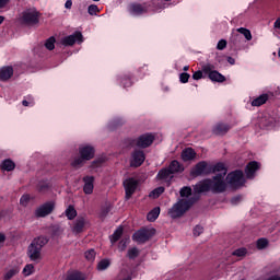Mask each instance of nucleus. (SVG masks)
I'll return each instance as SVG.
<instances>
[{"label":"nucleus","mask_w":280,"mask_h":280,"mask_svg":"<svg viewBox=\"0 0 280 280\" xmlns=\"http://www.w3.org/2000/svg\"><path fill=\"white\" fill-rule=\"evenodd\" d=\"M229 43L226 42V39H220L219 42H218V44H217V49L219 50V51H224V49H226V45H228Z\"/></svg>","instance_id":"8fccbe9b"},{"label":"nucleus","mask_w":280,"mask_h":280,"mask_svg":"<svg viewBox=\"0 0 280 280\" xmlns=\"http://www.w3.org/2000/svg\"><path fill=\"white\" fill-rule=\"evenodd\" d=\"M56 209V205L51 201L45 202L35 210L36 218H47Z\"/></svg>","instance_id":"f8f14e48"},{"label":"nucleus","mask_w":280,"mask_h":280,"mask_svg":"<svg viewBox=\"0 0 280 280\" xmlns=\"http://www.w3.org/2000/svg\"><path fill=\"white\" fill-rule=\"evenodd\" d=\"M49 244V238L47 236H38L32 241L27 247L26 255L31 261L38 264L43 259V247Z\"/></svg>","instance_id":"f257e3e1"},{"label":"nucleus","mask_w":280,"mask_h":280,"mask_svg":"<svg viewBox=\"0 0 280 280\" xmlns=\"http://www.w3.org/2000/svg\"><path fill=\"white\" fill-rule=\"evenodd\" d=\"M231 128H233V126L230 124L219 121L212 127V135H215L217 137H224Z\"/></svg>","instance_id":"4468645a"},{"label":"nucleus","mask_w":280,"mask_h":280,"mask_svg":"<svg viewBox=\"0 0 280 280\" xmlns=\"http://www.w3.org/2000/svg\"><path fill=\"white\" fill-rule=\"evenodd\" d=\"M108 213H110V207L107 206L105 208H102L100 217L104 219L106 218V215H108Z\"/></svg>","instance_id":"864d4df0"},{"label":"nucleus","mask_w":280,"mask_h":280,"mask_svg":"<svg viewBox=\"0 0 280 280\" xmlns=\"http://www.w3.org/2000/svg\"><path fill=\"white\" fill-rule=\"evenodd\" d=\"M125 187V198L126 200H130L135 191H137V187H139V180L135 177H129L124 182Z\"/></svg>","instance_id":"9d476101"},{"label":"nucleus","mask_w":280,"mask_h":280,"mask_svg":"<svg viewBox=\"0 0 280 280\" xmlns=\"http://www.w3.org/2000/svg\"><path fill=\"white\" fill-rule=\"evenodd\" d=\"M120 82L124 89L132 86V74H125L121 77Z\"/></svg>","instance_id":"2f4dec72"},{"label":"nucleus","mask_w":280,"mask_h":280,"mask_svg":"<svg viewBox=\"0 0 280 280\" xmlns=\"http://www.w3.org/2000/svg\"><path fill=\"white\" fill-rule=\"evenodd\" d=\"M166 168H168L171 174H183L185 172V166L178 160H173Z\"/></svg>","instance_id":"aec40b11"},{"label":"nucleus","mask_w":280,"mask_h":280,"mask_svg":"<svg viewBox=\"0 0 280 280\" xmlns=\"http://www.w3.org/2000/svg\"><path fill=\"white\" fill-rule=\"evenodd\" d=\"M268 244H269L268 238L261 237L257 240L256 247L258 250H264L268 248Z\"/></svg>","instance_id":"e433bc0d"},{"label":"nucleus","mask_w":280,"mask_h":280,"mask_svg":"<svg viewBox=\"0 0 280 280\" xmlns=\"http://www.w3.org/2000/svg\"><path fill=\"white\" fill-rule=\"evenodd\" d=\"M27 202H30V195H23L20 199V205H23V207L27 206Z\"/></svg>","instance_id":"5fc2aeb1"},{"label":"nucleus","mask_w":280,"mask_h":280,"mask_svg":"<svg viewBox=\"0 0 280 280\" xmlns=\"http://www.w3.org/2000/svg\"><path fill=\"white\" fill-rule=\"evenodd\" d=\"M73 5V1H71V0H67L66 1V3H65V8L67 9V10H71V7Z\"/></svg>","instance_id":"052dcab7"},{"label":"nucleus","mask_w":280,"mask_h":280,"mask_svg":"<svg viewBox=\"0 0 280 280\" xmlns=\"http://www.w3.org/2000/svg\"><path fill=\"white\" fill-rule=\"evenodd\" d=\"M202 72L208 75L211 82H226V77L220 73L218 70H213L212 65H205L202 66Z\"/></svg>","instance_id":"0eeeda50"},{"label":"nucleus","mask_w":280,"mask_h":280,"mask_svg":"<svg viewBox=\"0 0 280 280\" xmlns=\"http://www.w3.org/2000/svg\"><path fill=\"white\" fill-rule=\"evenodd\" d=\"M8 3H10V0H0V10H3Z\"/></svg>","instance_id":"bf43d9fd"},{"label":"nucleus","mask_w":280,"mask_h":280,"mask_svg":"<svg viewBox=\"0 0 280 280\" xmlns=\"http://www.w3.org/2000/svg\"><path fill=\"white\" fill-rule=\"evenodd\" d=\"M12 75H14V69L12 67L8 66V67H2L0 69V80L2 82L10 80Z\"/></svg>","instance_id":"5701e85b"},{"label":"nucleus","mask_w":280,"mask_h":280,"mask_svg":"<svg viewBox=\"0 0 280 280\" xmlns=\"http://www.w3.org/2000/svg\"><path fill=\"white\" fill-rule=\"evenodd\" d=\"M22 21L25 25H38L40 22V12L38 11H24Z\"/></svg>","instance_id":"9b49d317"},{"label":"nucleus","mask_w":280,"mask_h":280,"mask_svg":"<svg viewBox=\"0 0 280 280\" xmlns=\"http://www.w3.org/2000/svg\"><path fill=\"white\" fill-rule=\"evenodd\" d=\"M79 154L85 161H91L95 156V148L91 145H84L79 149Z\"/></svg>","instance_id":"a211bd4d"},{"label":"nucleus","mask_w":280,"mask_h":280,"mask_svg":"<svg viewBox=\"0 0 280 280\" xmlns=\"http://www.w3.org/2000/svg\"><path fill=\"white\" fill-rule=\"evenodd\" d=\"M127 244H128V241H126V240H121L119 242V245L122 246V249L126 248Z\"/></svg>","instance_id":"e2e57ef3"},{"label":"nucleus","mask_w":280,"mask_h":280,"mask_svg":"<svg viewBox=\"0 0 280 280\" xmlns=\"http://www.w3.org/2000/svg\"><path fill=\"white\" fill-rule=\"evenodd\" d=\"M209 163L207 161L198 162L190 171V176L192 178H198V176H209Z\"/></svg>","instance_id":"6e6552de"},{"label":"nucleus","mask_w":280,"mask_h":280,"mask_svg":"<svg viewBox=\"0 0 280 280\" xmlns=\"http://www.w3.org/2000/svg\"><path fill=\"white\" fill-rule=\"evenodd\" d=\"M191 194H192V190L189 186H184L179 190L180 198H189V196H191Z\"/></svg>","instance_id":"ea45409f"},{"label":"nucleus","mask_w":280,"mask_h":280,"mask_svg":"<svg viewBox=\"0 0 280 280\" xmlns=\"http://www.w3.org/2000/svg\"><path fill=\"white\" fill-rule=\"evenodd\" d=\"M148 12V8L141 3H131L129 5V13L132 14V16H141V14H145Z\"/></svg>","instance_id":"6ab92c4d"},{"label":"nucleus","mask_w":280,"mask_h":280,"mask_svg":"<svg viewBox=\"0 0 280 280\" xmlns=\"http://www.w3.org/2000/svg\"><path fill=\"white\" fill-rule=\"evenodd\" d=\"M261 164L257 161H250L245 167V176L248 180H253Z\"/></svg>","instance_id":"2eb2a0df"},{"label":"nucleus","mask_w":280,"mask_h":280,"mask_svg":"<svg viewBox=\"0 0 280 280\" xmlns=\"http://www.w3.org/2000/svg\"><path fill=\"white\" fill-rule=\"evenodd\" d=\"M84 159H82V155L80 158H77L73 160V162L71 163L72 167H82V165H84Z\"/></svg>","instance_id":"de8ad7c7"},{"label":"nucleus","mask_w":280,"mask_h":280,"mask_svg":"<svg viewBox=\"0 0 280 280\" xmlns=\"http://www.w3.org/2000/svg\"><path fill=\"white\" fill-rule=\"evenodd\" d=\"M273 27H275L276 30H280V18H278V19L275 21Z\"/></svg>","instance_id":"680f3d73"},{"label":"nucleus","mask_w":280,"mask_h":280,"mask_svg":"<svg viewBox=\"0 0 280 280\" xmlns=\"http://www.w3.org/2000/svg\"><path fill=\"white\" fill-rule=\"evenodd\" d=\"M104 165V159L98 158L92 162V167H102Z\"/></svg>","instance_id":"603ef678"},{"label":"nucleus","mask_w":280,"mask_h":280,"mask_svg":"<svg viewBox=\"0 0 280 280\" xmlns=\"http://www.w3.org/2000/svg\"><path fill=\"white\" fill-rule=\"evenodd\" d=\"M97 253H95V249H89L84 253L85 259L88 261H95V256Z\"/></svg>","instance_id":"a18cd8bd"},{"label":"nucleus","mask_w":280,"mask_h":280,"mask_svg":"<svg viewBox=\"0 0 280 280\" xmlns=\"http://www.w3.org/2000/svg\"><path fill=\"white\" fill-rule=\"evenodd\" d=\"M127 257L129 259H137L139 257V248L132 247V248L128 249Z\"/></svg>","instance_id":"79ce46f5"},{"label":"nucleus","mask_w":280,"mask_h":280,"mask_svg":"<svg viewBox=\"0 0 280 280\" xmlns=\"http://www.w3.org/2000/svg\"><path fill=\"white\" fill-rule=\"evenodd\" d=\"M240 202H242V196H235L231 198V205H240Z\"/></svg>","instance_id":"6e6d98bb"},{"label":"nucleus","mask_w":280,"mask_h":280,"mask_svg":"<svg viewBox=\"0 0 280 280\" xmlns=\"http://www.w3.org/2000/svg\"><path fill=\"white\" fill-rule=\"evenodd\" d=\"M84 226H86V219L84 217H78L73 224L72 231L77 234L83 233Z\"/></svg>","instance_id":"412c9836"},{"label":"nucleus","mask_w":280,"mask_h":280,"mask_svg":"<svg viewBox=\"0 0 280 280\" xmlns=\"http://www.w3.org/2000/svg\"><path fill=\"white\" fill-rule=\"evenodd\" d=\"M108 268H110V260L109 259H102L101 261H98L97 264V270L100 272L104 271V270H108Z\"/></svg>","instance_id":"f704fd0d"},{"label":"nucleus","mask_w":280,"mask_h":280,"mask_svg":"<svg viewBox=\"0 0 280 280\" xmlns=\"http://www.w3.org/2000/svg\"><path fill=\"white\" fill-rule=\"evenodd\" d=\"M44 47H46L48 51H54V49H56V37L51 36L48 39H46Z\"/></svg>","instance_id":"c9c22d12"},{"label":"nucleus","mask_w":280,"mask_h":280,"mask_svg":"<svg viewBox=\"0 0 280 280\" xmlns=\"http://www.w3.org/2000/svg\"><path fill=\"white\" fill-rule=\"evenodd\" d=\"M195 237H200V235H202V233H205V228H202L201 225H196L194 228V231H192Z\"/></svg>","instance_id":"09e8293b"},{"label":"nucleus","mask_w":280,"mask_h":280,"mask_svg":"<svg viewBox=\"0 0 280 280\" xmlns=\"http://www.w3.org/2000/svg\"><path fill=\"white\" fill-rule=\"evenodd\" d=\"M183 161H194L196 159V151L192 148H186L182 151Z\"/></svg>","instance_id":"a878e982"},{"label":"nucleus","mask_w":280,"mask_h":280,"mask_svg":"<svg viewBox=\"0 0 280 280\" xmlns=\"http://www.w3.org/2000/svg\"><path fill=\"white\" fill-rule=\"evenodd\" d=\"M198 202V197L194 196L188 199H179L170 210L168 215L176 220L177 218H183L190 207H194Z\"/></svg>","instance_id":"f03ea898"},{"label":"nucleus","mask_w":280,"mask_h":280,"mask_svg":"<svg viewBox=\"0 0 280 280\" xmlns=\"http://www.w3.org/2000/svg\"><path fill=\"white\" fill-rule=\"evenodd\" d=\"M22 105H24V106H34V98H28V101L23 100Z\"/></svg>","instance_id":"13d9d810"},{"label":"nucleus","mask_w":280,"mask_h":280,"mask_svg":"<svg viewBox=\"0 0 280 280\" xmlns=\"http://www.w3.org/2000/svg\"><path fill=\"white\" fill-rule=\"evenodd\" d=\"M260 128H264V130H270V128H272V120H261Z\"/></svg>","instance_id":"3c124183"},{"label":"nucleus","mask_w":280,"mask_h":280,"mask_svg":"<svg viewBox=\"0 0 280 280\" xmlns=\"http://www.w3.org/2000/svg\"><path fill=\"white\" fill-rule=\"evenodd\" d=\"M232 255L234 257H246V255H248V249H246V247H241L235 249Z\"/></svg>","instance_id":"a19ab883"},{"label":"nucleus","mask_w":280,"mask_h":280,"mask_svg":"<svg viewBox=\"0 0 280 280\" xmlns=\"http://www.w3.org/2000/svg\"><path fill=\"white\" fill-rule=\"evenodd\" d=\"M49 183L48 182H45V180H42L37 184V191L39 194H47V191H49Z\"/></svg>","instance_id":"72a5a7b5"},{"label":"nucleus","mask_w":280,"mask_h":280,"mask_svg":"<svg viewBox=\"0 0 280 280\" xmlns=\"http://www.w3.org/2000/svg\"><path fill=\"white\" fill-rule=\"evenodd\" d=\"M19 267H14L4 273L3 280H10L12 277H15V275H19Z\"/></svg>","instance_id":"58836bf2"},{"label":"nucleus","mask_w":280,"mask_h":280,"mask_svg":"<svg viewBox=\"0 0 280 280\" xmlns=\"http://www.w3.org/2000/svg\"><path fill=\"white\" fill-rule=\"evenodd\" d=\"M183 70H184V71H189V66H185V67L183 68Z\"/></svg>","instance_id":"774afa93"},{"label":"nucleus","mask_w":280,"mask_h":280,"mask_svg":"<svg viewBox=\"0 0 280 280\" xmlns=\"http://www.w3.org/2000/svg\"><path fill=\"white\" fill-rule=\"evenodd\" d=\"M211 180L212 194H224V191H226L228 183L224 182V175H222V173L214 175Z\"/></svg>","instance_id":"423d86ee"},{"label":"nucleus","mask_w":280,"mask_h":280,"mask_svg":"<svg viewBox=\"0 0 280 280\" xmlns=\"http://www.w3.org/2000/svg\"><path fill=\"white\" fill-rule=\"evenodd\" d=\"M16 164L11 159L2 161L0 164V170H2V172H14Z\"/></svg>","instance_id":"b1692460"},{"label":"nucleus","mask_w":280,"mask_h":280,"mask_svg":"<svg viewBox=\"0 0 280 280\" xmlns=\"http://www.w3.org/2000/svg\"><path fill=\"white\" fill-rule=\"evenodd\" d=\"M66 218L68 220H75L78 218V210L73 206H69L65 211Z\"/></svg>","instance_id":"c756f323"},{"label":"nucleus","mask_w":280,"mask_h":280,"mask_svg":"<svg viewBox=\"0 0 280 280\" xmlns=\"http://www.w3.org/2000/svg\"><path fill=\"white\" fill-rule=\"evenodd\" d=\"M268 102V94H261L252 101V106H264Z\"/></svg>","instance_id":"c85d7f7f"},{"label":"nucleus","mask_w":280,"mask_h":280,"mask_svg":"<svg viewBox=\"0 0 280 280\" xmlns=\"http://www.w3.org/2000/svg\"><path fill=\"white\" fill-rule=\"evenodd\" d=\"M236 32H238V34L243 35L246 40H253V34L250 33V30L246 28V27H240L236 30Z\"/></svg>","instance_id":"4c0bfd02"},{"label":"nucleus","mask_w":280,"mask_h":280,"mask_svg":"<svg viewBox=\"0 0 280 280\" xmlns=\"http://www.w3.org/2000/svg\"><path fill=\"white\" fill-rule=\"evenodd\" d=\"M171 175H172V173L168 171V168L164 167L159 171V173L156 175V179L158 180H167V178H170Z\"/></svg>","instance_id":"7c9ffc66"},{"label":"nucleus","mask_w":280,"mask_h":280,"mask_svg":"<svg viewBox=\"0 0 280 280\" xmlns=\"http://www.w3.org/2000/svg\"><path fill=\"white\" fill-rule=\"evenodd\" d=\"M189 78H191V75H190L189 73H187V72H182V73L179 74V82H180L182 84H187V82H189Z\"/></svg>","instance_id":"49530a36"},{"label":"nucleus","mask_w":280,"mask_h":280,"mask_svg":"<svg viewBox=\"0 0 280 280\" xmlns=\"http://www.w3.org/2000/svg\"><path fill=\"white\" fill-rule=\"evenodd\" d=\"M159 215H161V208L155 207L147 214V220L149 222H156Z\"/></svg>","instance_id":"bb28decb"},{"label":"nucleus","mask_w":280,"mask_h":280,"mask_svg":"<svg viewBox=\"0 0 280 280\" xmlns=\"http://www.w3.org/2000/svg\"><path fill=\"white\" fill-rule=\"evenodd\" d=\"M162 194H165V187L160 186V187L153 189V190L149 194V198L156 199V198H160Z\"/></svg>","instance_id":"473e14b6"},{"label":"nucleus","mask_w":280,"mask_h":280,"mask_svg":"<svg viewBox=\"0 0 280 280\" xmlns=\"http://www.w3.org/2000/svg\"><path fill=\"white\" fill-rule=\"evenodd\" d=\"M88 13L90 14V16H97V14H100V8L97 7V4H91L88 8Z\"/></svg>","instance_id":"37998d69"},{"label":"nucleus","mask_w":280,"mask_h":280,"mask_svg":"<svg viewBox=\"0 0 280 280\" xmlns=\"http://www.w3.org/2000/svg\"><path fill=\"white\" fill-rule=\"evenodd\" d=\"M225 180L228 185L232 187V189H240V187H244V184L246 183L244 172L242 170H236L229 173Z\"/></svg>","instance_id":"39448f33"},{"label":"nucleus","mask_w":280,"mask_h":280,"mask_svg":"<svg viewBox=\"0 0 280 280\" xmlns=\"http://www.w3.org/2000/svg\"><path fill=\"white\" fill-rule=\"evenodd\" d=\"M121 235H124V228L119 226L115 230L113 235L109 236L112 244H117L118 240H121Z\"/></svg>","instance_id":"cd10ccee"},{"label":"nucleus","mask_w":280,"mask_h":280,"mask_svg":"<svg viewBox=\"0 0 280 280\" xmlns=\"http://www.w3.org/2000/svg\"><path fill=\"white\" fill-rule=\"evenodd\" d=\"M143 69V71H148V66H143L142 68H139V72L141 73V70Z\"/></svg>","instance_id":"338daca9"},{"label":"nucleus","mask_w":280,"mask_h":280,"mask_svg":"<svg viewBox=\"0 0 280 280\" xmlns=\"http://www.w3.org/2000/svg\"><path fill=\"white\" fill-rule=\"evenodd\" d=\"M156 235V229L140 228L132 234V241L137 244H145Z\"/></svg>","instance_id":"20e7f679"},{"label":"nucleus","mask_w":280,"mask_h":280,"mask_svg":"<svg viewBox=\"0 0 280 280\" xmlns=\"http://www.w3.org/2000/svg\"><path fill=\"white\" fill-rule=\"evenodd\" d=\"M202 73H205L202 70H198L196 72H194L192 74V80H202Z\"/></svg>","instance_id":"4d7b16f0"},{"label":"nucleus","mask_w":280,"mask_h":280,"mask_svg":"<svg viewBox=\"0 0 280 280\" xmlns=\"http://www.w3.org/2000/svg\"><path fill=\"white\" fill-rule=\"evenodd\" d=\"M22 273L24 275V277H30L31 275H34V266L32 264L25 265Z\"/></svg>","instance_id":"c03bdc74"},{"label":"nucleus","mask_w":280,"mask_h":280,"mask_svg":"<svg viewBox=\"0 0 280 280\" xmlns=\"http://www.w3.org/2000/svg\"><path fill=\"white\" fill-rule=\"evenodd\" d=\"M130 167H141L142 163H145V152L141 149H136L130 155Z\"/></svg>","instance_id":"1a4fd4ad"},{"label":"nucleus","mask_w":280,"mask_h":280,"mask_svg":"<svg viewBox=\"0 0 280 280\" xmlns=\"http://www.w3.org/2000/svg\"><path fill=\"white\" fill-rule=\"evenodd\" d=\"M5 242V234L0 233V244H3Z\"/></svg>","instance_id":"0e129e2a"},{"label":"nucleus","mask_w":280,"mask_h":280,"mask_svg":"<svg viewBox=\"0 0 280 280\" xmlns=\"http://www.w3.org/2000/svg\"><path fill=\"white\" fill-rule=\"evenodd\" d=\"M82 32H74L72 35L66 36L61 39V45L65 47H73L74 43H82L83 42Z\"/></svg>","instance_id":"ddd939ff"},{"label":"nucleus","mask_w":280,"mask_h":280,"mask_svg":"<svg viewBox=\"0 0 280 280\" xmlns=\"http://www.w3.org/2000/svg\"><path fill=\"white\" fill-rule=\"evenodd\" d=\"M213 183V179L206 178L203 180H200L198 184L194 186L195 194H205L207 191H211V185Z\"/></svg>","instance_id":"dca6fc26"},{"label":"nucleus","mask_w":280,"mask_h":280,"mask_svg":"<svg viewBox=\"0 0 280 280\" xmlns=\"http://www.w3.org/2000/svg\"><path fill=\"white\" fill-rule=\"evenodd\" d=\"M218 172H223V173H222V176H223V177L226 176V172H228L226 165H224V163H222V162H219V163H217V164H214V165L209 164V171H208V173H210V174H215V173H218Z\"/></svg>","instance_id":"4be33fe9"},{"label":"nucleus","mask_w":280,"mask_h":280,"mask_svg":"<svg viewBox=\"0 0 280 280\" xmlns=\"http://www.w3.org/2000/svg\"><path fill=\"white\" fill-rule=\"evenodd\" d=\"M154 143V135L152 133H143L137 139L135 138H127L125 139V145L126 148H150Z\"/></svg>","instance_id":"7ed1b4c3"},{"label":"nucleus","mask_w":280,"mask_h":280,"mask_svg":"<svg viewBox=\"0 0 280 280\" xmlns=\"http://www.w3.org/2000/svg\"><path fill=\"white\" fill-rule=\"evenodd\" d=\"M228 62L230 65H235V59L233 57H228Z\"/></svg>","instance_id":"69168bd1"},{"label":"nucleus","mask_w":280,"mask_h":280,"mask_svg":"<svg viewBox=\"0 0 280 280\" xmlns=\"http://www.w3.org/2000/svg\"><path fill=\"white\" fill-rule=\"evenodd\" d=\"M83 192L86 194V196H91L93 194V189H95L94 183H95V177L91 175H86L83 177Z\"/></svg>","instance_id":"f3484780"},{"label":"nucleus","mask_w":280,"mask_h":280,"mask_svg":"<svg viewBox=\"0 0 280 280\" xmlns=\"http://www.w3.org/2000/svg\"><path fill=\"white\" fill-rule=\"evenodd\" d=\"M244 38L240 33H234L230 38V44L233 49H237V47H241Z\"/></svg>","instance_id":"393cba45"}]
</instances>
